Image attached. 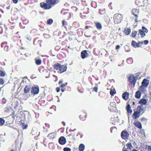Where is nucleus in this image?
<instances>
[{
	"label": "nucleus",
	"mask_w": 151,
	"mask_h": 151,
	"mask_svg": "<svg viewBox=\"0 0 151 151\" xmlns=\"http://www.w3.org/2000/svg\"><path fill=\"white\" fill-rule=\"evenodd\" d=\"M5 75V73L3 71L0 70V75L1 76H4Z\"/></svg>",
	"instance_id": "obj_36"
},
{
	"label": "nucleus",
	"mask_w": 151,
	"mask_h": 151,
	"mask_svg": "<svg viewBox=\"0 0 151 151\" xmlns=\"http://www.w3.org/2000/svg\"><path fill=\"white\" fill-rule=\"evenodd\" d=\"M139 111V112H140V113L142 112V113H143L144 112V108L143 106H138L137 107Z\"/></svg>",
	"instance_id": "obj_14"
},
{
	"label": "nucleus",
	"mask_w": 151,
	"mask_h": 151,
	"mask_svg": "<svg viewBox=\"0 0 151 151\" xmlns=\"http://www.w3.org/2000/svg\"><path fill=\"white\" fill-rule=\"evenodd\" d=\"M72 1L73 3H76L77 2L78 0H71Z\"/></svg>",
	"instance_id": "obj_49"
},
{
	"label": "nucleus",
	"mask_w": 151,
	"mask_h": 151,
	"mask_svg": "<svg viewBox=\"0 0 151 151\" xmlns=\"http://www.w3.org/2000/svg\"><path fill=\"white\" fill-rule=\"evenodd\" d=\"M144 43L145 45H147L149 43V41L147 40H145L144 41Z\"/></svg>",
	"instance_id": "obj_42"
},
{
	"label": "nucleus",
	"mask_w": 151,
	"mask_h": 151,
	"mask_svg": "<svg viewBox=\"0 0 151 151\" xmlns=\"http://www.w3.org/2000/svg\"><path fill=\"white\" fill-rule=\"evenodd\" d=\"M112 4L111 2L109 3V6L110 9H113V7L112 6Z\"/></svg>",
	"instance_id": "obj_40"
},
{
	"label": "nucleus",
	"mask_w": 151,
	"mask_h": 151,
	"mask_svg": "<svg viewBox=\"0 0 151 151\" xmlns=\"http://www.w3.org/2000/svg\"><path fill=\"white\" fill-rule=\"evenodd\" d=\"M60 65L58 63H57L54 65V68L56 70H59V69H60Z\"/></svg>",
	"instance_id": "obj_24"
},
{
	"label": "nucleus",
	"mask_w": 151,
	"mask_h": 151,
	"mask_svg": "<svg viewBox=\"0 0 151 151\" xmlns=\"http://www.w3.org/2000/svg\"><path fill=\"white\" fill-rule=\"evenodd\" d=\"M56 90L57 92H59L60 91V88L59 87H57L56 88Z\"/></svg>",
	"instance_id": "obj_45"
},
{
	"label": "nucleus",
	"mask_w": 151,
	"mask_h": 151,
	"mask_svg": "<svg viewBox=\"0 0 151 151\" xmlns=\"http://www.w3.org/2000/svg\"><path fill=\"white\" fill-rule=\"evenodd\" d=\"M149 88L151 89V84Z\"/></svg>",
	"instance_id": "obj_58"
},
{
	"label": "nucleus",
	"mask_w": 151,
	"mask_h": 151,
	"mask_svg": "<svg viewBox=\"0 0 151 151\" xmlns=\"http://www.w3.org/2000/svg\"><path fill=\"white\" fill-rule=\"evenodd\" d=\"M128 78L129 81L131 84H133L134 86L136 82L137 78H136L133 75H130Z\"/></svg>",
	"instance_id": "obj_2"
},
{
	"label": "nucleus",
	"mask_w": 151,
	"mask_h": 151,
	"mask_svg": "<svg viewBox=\"0 0 151 151\" xmlns=\"http://www.w3.org/2000/svg\"><path fill=\"white\" fill-rule=\"evenodd\" d=\"M85 145L82 144H81L79 147V149L80 151H83L85 149Z\"/></svg>",
	"instance_id": "obj_18"
},
{
	"label": "nucleus",
	"mask_w": 151,
	"mask_h": 151,
	"mask_svg": "<svg viewBox=\"0 0 151 151\" xmlns=\"http://www.w3.org/2000/svg\"><path fill=\"white\" fill-rule=\"evenodd\" d=\"M57 0H46V3L41 2L40 4V7L45 9H49L51 8V6L57 4Z\"/></svg>",
	"instance_id": "obj_1"
},
{
	"label": "nucleus",
	"mask_w": 151,
	"mask_h": 151,
	"mask_svg": "<svg viewBox=\"0 0 151 151\" xmlns=\"http://www.w3.org/2000/svg\"><path fill=\"white\" fill-rule=\"evenodd\" d=\"M14 4H17L18 2V0H12Z\"/></svg>",
	"instance_id": "obj_46"
},
{
	"label": "nucleus",
	"mask_w": 151,
	"mask_h": 151,
	"mask_svg": "<svg viewBox=\"0 0 151 151\" xmlns=\"http://www.w3.org/2000/svg\"><path fill=\"white\" fill-rule=\"evenodd\" d=\"M120 46L119 45H118L116 46V49H118L120 48Z\"/></svg>",
	"instance_id": "obj_48"
},
{
	"label": "nucleus",
	"mask_w": 151,
	"mask_h": 151,
	"mask_svg": "<svg viewBox=\"0 0 151 151\" xmlns=\"http://www.w3.org/2000/svg\"><path fill=\"white\" fill-rule=\"evenodd\" d=\"M63 150L64 151H71V149L69 147H64Z\"/></svg>",
	"instance_id": "obj_35"
},
{
	"label": "nucleus",
	"mask_w": 151,
	"mask_h": 151,
	"mask_svg": "<svg viewBox=\"0 0 151 151\" xmlns=\"http://www.w3.org/2000/svg\"><path fill=\"white\" fill-rule=\"evenodd\" d=\"M67 69V67L65 65H61L60 67V69L58 72L60 73H63Z\"/></svg>",
	"instance_id": "obj_5"
},
{
	"label": "nucleus",
	"mask_w": 151,
	"mask_h": 151,
	"mask_svg": "<svg viewBox=\"0 0 151 151\" xmlns=\"http://www.w3.org/2000/svg\"><path fill=\"white\" fill-rule=\"evenodd\" d=\"M3 44H4V43H2L1 44V46H2V47H3Z\"/></svg>",
	"instance_id": "obj_61"
},
{
	"label": "nucleus",
	"mask_w": 151,
	"mask_h": 151,
	"mask_svg": "<svg viewBox=\"0 0 151 151\" xmlns=\"http://www.w3.org/2000/svg\"><path fill=\"white\" fill-rule=\"evenodd\" d=\"M3 101H4H4H5V100H5V99L3 98Z\"/></svg>",
	"instance_id": "obj_62"
},
{
	"label": "nucleus",
	"mask_w": 151,
	"mask_h": 151,
	"mask_svg": "<svg viewBox=\"0 0 151 151\" xmlns=\"http://www.w3.org/2000/svg\"><path fill=\"white\" fill-rule=\"evenodd\" d=\"M4 83V81L3 79L2 78H0V84L3 85Z\"/></svg>",
	"instance_id": "obj_38"
},
{
	"label": "nucleus",
	"mask_w": 151,
	"mask_h": 151,
	"mask_svg": "<svg viewBox=\"0 0 151 151\" xmlns=\"http://www.w3.org/2000/svg\"><path fill=\"white\" fill-rule=\"evenodd\" d=\"M145 32L142 29H139V34L142 36V38L143 37L145 36Z\"/></svg>",
	"instance_id": "obj_19"
},
{
	"label": "nucleus",
	"mask_w": 151,
	"mask_h": 151,
	"mask_svg": "<svg viewBox=\"0 0 151 151\" xmlns=\"http://www.w3.org/2000/svg\"><path fill=\"white\" fill-rule=\"evenodd\" d=\"M61 91L62 92H64L65 91V90L64 89H62Z\"/></svg>",
	"instance_id": "obj_53"
},
{
	"label": "nucleus",
	"mask_w": 151,
	"mask_h": 151,
	"mask_svg": "<svg viewBox=\"0 0 151 151\" xmlns=\"http://www.w3.org/2000/svg\"><path fill=\"white\" fill-rule=\"evenodd\" d=\"M149 81L146 79H144L142 82V85L145 87H147L149 84Z\"/></svg>",
	"instance_id": "obj_9"
},
{
	"label": "nucleus",
	"mask_w": 151,
	"mask_h": 151,
	"mask_svg": "<svg viewBox=\"0 0 151 151\" xmlns=\"http://www.w3.org/2000/svg\"><path fill=\"white\" fill-rule=\"evenodd\" d=\"M67 83H66L65 84H63L61 85V87L63 88L65 86H66L67 85Z\"/></svg>",
	"instance_id": "obj_41"
},
{
	"label": "nucleus",
	"mask_w": 151,
	"mask_h": 151,
	"mask_svg": "<svg viewBox=\"0 0 151 151\" xmlns=\"http://www.w3.org/2000/svg\"><path fill=\"white\" fill-rule=\"evenodd\" d=\"M93 91L96 92H97L98 91V88L97 87H95L93 88Z\"/></svg>",
	"instance_id": "obj_44"
},
{
	"label": "nucleus",
	"mask_w": 151,
	"mask_h": 151,
	"mask_svg": "<svg viewBox=\"0 0 151 151\" xmlns=\"http://www.w3.org/2000/svg\"><path fill=\"white\" fill-rule=\"evenodd\" d=\"M142 88V86H141L140 87H139V89L140 90V89H141V88Z\"/></svg>",
	"instance_id": "obj_60"
},
{
	"label": "nucleus",
	"mask_w": 151,
	"mask_h": 151,
	"mask_svg": "<svg viewBox=\"0 0 151 151\" xmlns=\"http://www.w3.org/2000/svg\"><path fill=\"white\" fill-rule=\"evenodd\" d=\"M35 63L37 65H39L41 63V60L40 59H37V58L35 59Z\"/></svg>",
	"instance_id": "obj_22"
},
{
	"label": "nucleus",
	"mask_w": 151,
	"mask_h": 151,
	"mask_svg": "<svg viewBox=\"0 0 151 151\" xmlns=\"http://www.w3.org/2000/svg\"><path fill=\"white\" fill-rule=\"evenodd\" d=\"M132 14L133 15H134V16H135L136 17V18H137L138 17V14H135L134 13V12L133 11H132Z\"/></svg>",
	"instance_id": "obj_43"
},
{
	"label": "nucleus",
	"mask_w": 151,
	"mask_h": 151,
	"mask_svg": "<svg viewBox=\"0 0 151 151\" xmlns=\"http://www.w3.org/2000/svg\"><path fill=\"white\" fill-rule=\"evenodd\" d=\"M48 137L50 138H53L55 137L54 133H51L49 134L48 135Z\"/></svg>",
	"instance_id": "obj_25"
},
{
	"label": "nucleus",
	"mask_w": 151,
	"mask_h": 151,
	"mask_svg": "<svg viewBox=\"0 0 151 151\" xmlns=\"http://www.w3.org/2000/svg\"><path fill=\"white\" fill-rule=\"evenodd\" d=\"M129 93L127 92H124L122 95V97L123 99L127 100L128 98Z\"/></svg>",
	"instance_id": "obj_15"
},
{
	"label": "nucleus",
	"mask_w": 151,
	"mask_h": 151,
	"mask_svg": "<svg viewBox=\"0 0 151 151\" xmlns=\"http://www.w3.org/2000/svg\"><path fill=\"white\" fill-rule=\"evenodd\" d=\"M4 136V137H5V136H6V133H4V135H3Z\"/></svg>",
	"instance_id": "obj_64"
},
{
	"label": "nucleus",
	"mask_w": 151,
	"mask_h": 151,
	"mask_svg": "<svg viewBox=\"0 0 151 151\" xmlns=\"http://www.w3.org/2000/svg\"><path fill=\"white\" fill-rule=\"evenodd\" d=\"M126 148H125V146H124V147L123 148V150H122V151H123V150H126Z\"/></svg>",
	"instance_id": "obj_52"
},
{
	"label": "nucleus",
	"mask_w": 151,
	"mask_h": 151,
	"mask_svg": "<svg viewBox=\"0 0 151 151\" xmlns=\"http://www.w3.org/2000/svg\"><path fill=\"white\" fill-rule=\"evenodd\" d=\"M4 103H5L6 102V101H3Z\"/></svg>",
	"instance_id": "obj_59"
},
{
	"label": "nucleus",
	"mask_w": 151,
	"mask_h": 151,
	"mask_svg": "<svg viewBox=\"0 0 151 151\" xmlns=\"http://www.w3.org/2000/svg\"><path fill=\"white\" fill-rule=\"evenodd\" d=\"M91 5L94 8H96V4L95 2H92L91 3Z\"/></svg>",
	"instance_id": "obj_34"
},
{
	"label": "nucleus",
	"mask_w": 151,
	"mask_h": 151,
	"mask_svg": "<svg viewBox=\"0 0 151 151\" xmlns=\"http://www.w3.org/2000/svg\"><path fill=\"white\" fill-rule=\"evenodd\" d=\"M132 151H137V150L135 149H133Z\"/></svg>",
	"instance_id": "obj_57"
},
{
	"label": "nucleus",
	"mask_w": 151,
	"mask_h": 151,
	"mask_svg": "<svg viewBox=\"0 0 151 151\" xmlns=\"http://www.w3.org/2000/svg\"><path fill=\"white\" fill-rule=\"evenodd\" d=\"M39 88L35 87H33L32 88L31 93L34 95H36L39 93Z\"/></svg>",
	"instance_id": "obj_3"
},
{
	"label": "nucleus",
	"mask_w": 151,
	"mask_h": 151,
	"mask_svg": "<svg viewBox=\"0 0 151 151\" xmlns=\"http://www.w3.org/2000/svg\"><path fill=\"white\" fill-rule=\"evenodd\" d=\"M116 104L115 102H113L110 103V105L113 107H116Z\"/></svg>",
	"instance_id": "obj_30"
},
{
	"label": "nucleus",
	"mask_w": 151,
	"mask_h": 151,
	"mask_svg": "<svg viewBox=\"0 0 151 151\" xmlns=\"http://www.w3.org/2000/svg\"><path fill=\"white\" fill-rule=\"evenodd\" d=\"M88 26H86L85 27V29H88Z\"/></svg>",
	"instance_id": "obj_54"
},
{
	"label": "nucleus",
	"mask_w": 151,
	"mask_h": 151,
	"mask_svg": "<svg viewBox=\"0 0 151 151\" xmlns=\"http://www.w3.org/2000/svg\"><path fill=\"white\" fill-rule=\"evenodd\" d=\"M148 151H150L151 150V146H148Z\"/></svg>",
	"instance_id": "obj_47"
},
{
	"label": "nucleus",
	"mask_w": 151,
	"mask_h": 151,
	"mask_svg": "<svg viewBox=\"0 0 151 151\" xmlns=\"http://www.w3.org/2000/svg\"><path fill=\"white\" fill-rule=\"evenodd\" d=\"M141 93L139 91L136 92L135 95V97L137 99L140 98V96Z\"/></svg>",
	"instance_id": "obj_23"
},
{
	"label": "nucleus",
	"mask_w": 151,
	"mask_h": 151,
	"mask_svg": "<svg viewBox=\"0 0 151 151\" xmlns=\"http://www.w3.org/2000/svg\"><path fill=\"white\" fill-rule=\"evenodd\" d=\"M121 136L123 139H127L129 137V134L127 131L124 130L122 132Z\"/></svg>",
	"instance_id": "obj_4"
},
{
	"label": "nucleus",
	"mask_w": 151,
	"mask_h": 151,
	"mask_svg": "<svg viewBox=\"0 0 151 151\" xmlns=\"http://www.w3.org/2000/svg\"><path fill=\"white\" fill-rule=\"evenodd\" d=\"M135 22H138V20H137V18L136 19H135Z\"/></svg>",
	"instance_id": "obj_56"
},
{
	"label": "nucleus",
	"mask_w": 151,
	"mask_h": 151,
	"mask_svg": "<svg viewBox=\"0 0 151 151\" xmlns=\"http://www.w3.org/2000/svg\"><path fill=\"white\" fill-rule=\"evenodd\" d=\"M140 112L135 111L133 114V117L134 119H136L139 117Z\"/></svg>",
	"instance_id": "obj_10"
},
{
	"label": "nucleus",
	"mask_w": 151,
	"mask_h": 151,
	"mask_svg": "<svg viewBox=\"0 0 151 151\" xmlns=\"http://www.w3.org/2000/svg\"><path fill=\"white\" fill-rule=\"evenodd\" d=\"M127 149H129L130 150L132 147V145L131 143H128L127 144Z\"/></svg>",
	"instance_id": "obj_28"
},
{
	"label": "nucleus",
	"mask_w": 151,
	"mask_h": 151,
	"mask_svg": "<svg viewBox=\"0 0 151 151\" xmlns=\"http://www.w3.org/2000/svg\"><path fill=\"white\" fill-rule=\"evenodd\" d=\"M81 58L83 59L87 57L88 56V54L87 52V51L86 50L83 51L81 52Z\"/></svg>",
	"instance_id": "obj_8"
},
{
	"label": "nucleus",
	"mask_w": 151,
	"mask_h": 151,
	"mask_svg": "<svg viewBox=\"0 0 151 151\" xmlns=\"http://www.w3.org/2000/svg\"><path fill=\"white\" fill-rule=\"evenodd\" d=\"M115 91H113L112 89H111L110 91V94L111 96H113L114 94L116 93Z\"/></svg>",
	"instance_id": "obj_33"
},
{
	"label": "nucleus",
	"mask_w": 151,
	"mask_h": 151,
	"mask_svg": "<svg viewBox=\"0 0 151 151\" xmlns=\"http://www.w3.org/2000/svg\"><path fill=\"white\" fill-rule=\"evenodd\" d=\"M122 15L121 14H118L117 15H116V14H115L114 16V21H116L118 19V17L120 18H121V17H122ZM122 20V19H120L119 20V21H118L117 22V23H119L121 22V21Z\"/></svg>",
	"instance_id": "obj_11"
},
{
	"label": "nucleus",
	"mask_w": 151,
	"mask_h": 151,
	"mask_svg": "<svg viewBox=\"0 0 151 151\" xmlns=\"http://www.w3.org/2000/svg\"><path fill=\"white\" fill-rule=\"evenodd\" d=\"M63 83V81H59L58 83L59 84H60Z\"/></svg>",
	"instance_id": "obj_50"
},
{
	"label": "nucleus",
	"mask_w": 151,
	"mask_h": 151,
	"mask_svg": "<svg viewBox=\"0 0 151 151\" xmlns=\"http://www.w3.org/2000/svg\"><path fill=\"white\" fill-rule=\"evenodd\" d=\"M53 21L52 19H49L48 20H47V23L48 24H51L53 23Z\"/></svg>",
	"instance_id": "obj_31"
},
{
	"label": "nucleus",
	"mask_w": 151,
	"mask_h": 151,
	"mask_svg": "<svg viewBox=\"0 0 151 151\" xmlns=\"http://www.w3.org/2000/svg\"><path fill=\"white\" fill-rule=\"evenodd\" d=\"M27 127H28L27 125L25 124V125H22V129H26L27 128Z\"/></svg>",
	"instance_id": "obj_39"
},
{
	"label": "nucleus",
	"mask_w": 151,
	"mask_h": 151,
	"mask_svg": "<svg viewBox=\"0 0 151 151\" xmlns=\"http://www.w3.org/2000/svg\"><path fill=\"white\" fill-rule=\"evenodd\" d=\"M134 125L137 128L141 129L142 128L141 123L139 122H136L134 123Z\"/></svg>",
	"instance_id": "obj_13"
},
{
	"label": "nucleus",
	"mask_w": 151,
	"mask_h": 151,
	"mask_svg": "<svg viewBox=\"0 0 151 151\" xmlns=\"http://www.w3.org/2000/svg\"><path fill=\"white\" fill-rule=\"evenodd\" d=\"M31 87L28 86H26L24 88V92L26 94L28 93L31 89Z\"/></svg>",
	"instance_id": "obj_12"
},
{
	"label": "nucleus",
	"mask_w": 151,
	"mask_h": 151,
	"mask_svg": "<svg viewBox=\"0 0 151 151\" xmlns=\"http://www.w3.org/2000/svg\"><path fill=\"white\" fill-rule=\"evenodd\" d=\"M142 29L145 32L147 33L148 32V30L145 27L142 26Z\"/></svg>",
	"instance_id": "obj_32"
},
{
	"label": "nucleus",
	"mask_w": 151,
	"mask_h": 151,
	"mask_svg": "<svg viewBox=\"0 0 151 151\" xmlns=\"http://www.w3.org/2000/svg\"><path fill=\"white\" fill-rule=\"evenodd\" d=\"M131 32V29L130 28H126L124 29V32L127 35H129Z\"/></svg>",
	"instance_id": "obj_21"
},
{
	"label": "nucleus",
	"mask_w": 151,
	"mask_h": 151,
	"mask_svg": "<svg viewBox=\"0 0 151 151\" xmlns=\"http://www.w3.org/2000/svg\"><path fill=\"white\" fill-rule=\"evenodd\" d=\"M140 43H141L142 44H143V41L139 42L137 43L136 42L133 40L132 41V46L135 48H136L137 47H139L140 46L139 45Z\"/></svg>",
	"instance_id": "obj_6"
},
{
	"label": "nucleus",
	"mask_w": 151,
	"mask_h": 151,
	"mask_svg": "<svg viewBox=\"0 0 151 151\" xmlns=\"http://www.w3.org/2000/svg\"><path fill=\"white\" fill-rule=\"evenodd\" d=\"M137 31H134L132 33V37H136L137 34Z\"/></svg>",
	"instance_id": "obj_27"
},
{
	"label": "nucleus",
	"mask_w": 151,
	"mask_h": 151,
	"mask_svg": "<svg viewBox=\"0 0 151 151\" xmlns=\"http://www.w3.org/2000/svg\"><path fill=\"white\" fill-rule=\"evenodd\" d=\"M95 24L97 29H100L102 28V26L101 24L99 22H95Z\"/></svg>",
	"instance_id": "obj_16"
},
{
	"label": "nucleus",
	"mask_w": 151,
	"mask_h": 151,
	"mask_svg": "<svg viewBox=\"0 0 151 151\" xmlns=\"http://www.w3.org/2000/svg\"><path fill=\"white\" fill-rule=\"evenodd\" d=\"M5 123V120L2 118H0V126H2Z\"/></svg>",
	"instance_id": "obj_26"
},
{
	"label": "nucleus",
	"mask_w": 151,
	"mask_h": 151,
	"mask_svg": "<svg viewBox=\"0 0 151 151\" xmlns=\"http://www.w3.org/2000/svg\"><path fill=\"white\" fill-rule=\"evenodd\" d=\"M0 138L1 139V141L4 142L5 141V139L3 135L2 134H0Z\"/></svg>",
	"instance_id": "obj_29"
},
{
	"label": "nucleus",
	"mask_w": 151,
	"mask_h": 151,
	"mask_svg": "<svg viewBox=\"0 0 151 151\" xmlns=\"http://www.w3.org/2000/svg\"><path fill=\"white\" fill-rule=\"evenodd\" d=\"M63 124L64 125H65V123L64 122H63Z\"/></svg>",
	"instance_id": "obj_63"
},
{
	"label": "nucleus",
	"mask_w": 151,
	"mask_h": 151,
	"mask_svg": "<svg viewBox=\"0 0 151 151\" xmlns=\"http://www.w3.org/2000/svg\"><path fill=\"white\" fill-rule=\"evenodd\" d=\"M24 80H22V82L20 83V84L21 85L22 83H24Z\"/></svg>",
	"instance_id": "obj_55"
},
{
	"label": "nucleus",
	"mask_w": 151,
	"mask_h": 151,
	"mask_svg": "<svg viewBox=\"0 0 151 151\" xmlns=\"http://www.w3.org/2000/svg\"><path fill=\"white\" fill-rule=\"evenodd\" d=\"M147 102V101L145 99H142L140 100L139 102V103L141 104L142 105H143L145 104Z\"/></svg>",
	"instance_id": "obj_17"
},
{
	"label": "nucleus",
	"mask_w": 151,
	"mask_h": 151,
	"mask_svg": "<svg viewBox=\"0 0 151 151\" xmlns=\"http://www.w3.org/2000/svg\"><path fill=\"white\" fill-rule=\"evenodd\" d=\"M19 82V80H17L15 82V83H17Z\"/></svg>",
	"instance_id": "obj_51"
},
{
	"label": "nucleus",
	"mask_w": 151,
	"mask_h": 151,
	"mask_svg": "<svg viewBox=\"0 0 151 151\" xmlns=\"http://www.w3.org/2000/svg\"><path fill=\"white\" fill-rule=\"evenodd\" d=\"M59 142L61 145H64L66 142V139L65 137L63 136L61 137L59 139Z\"/></svg>",
	"instance_id": "obj_7"
},
{
	"label": "nucleus",
	"mask_w": 151,
	"mask_h": 151,
	"mask_svg": "<svg viewBox=\"0 0 151 151\" xmlns=\"http://www.w3.org/2000/svg\"><path fill=\"white\" fill-rule=\"evenodd\" d=\"M126 108L128 112L131 114L132 112V110L131 109L130 105L129 104H128Z\"/></svg>",
	"instance_id": "obj_20"
},
{
	"label": "nucleus",
	"mask_w": 151,
	"mask_h": 151,
	"mask_svg": "<svg viewBox=\"0 0 151 151\" xmlns=\"http://www.w3.org/2000/svg\"><path fill=\"white\" fill-rule=\"evenodd\" d=\"M62 24L63 26H66L68 25V23L65 20L62 21Z\"/></svg>",
	"instance_id": "obj_37"
}]
</instances>
